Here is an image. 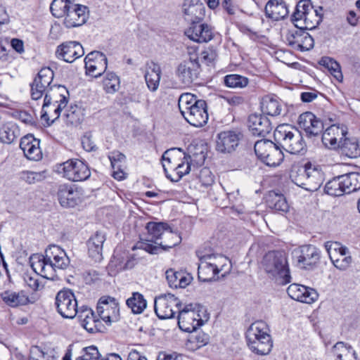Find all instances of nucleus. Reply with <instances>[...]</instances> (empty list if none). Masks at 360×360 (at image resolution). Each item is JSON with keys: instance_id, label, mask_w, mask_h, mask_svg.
Here are the masks:
<instances>
[{"instance_id": "nucleus-1", "label": "nucleus", "mask_w": 360, "mask_h": 360, "mask_svg": "<svg viewBox=\"0 0 360 360\" xmlns=\"http://www.w3.org/2000/svg\"><path fill=\"white\" fill-rule=\"evenodd\" d=\"M30 262L37 274L52 281L57 279V269H66L70 262L66 252L56 245H49L45 250V255H32Z\"/></svg>"}, {"instance_id": "nucleus-2", "label": "nucleus", "mask_w": 360, "mask_h": 360, "mask_svg": "<svg viewBox=\"0 0 360 360\" xmlns=\"http://www.w3.org/2000/svg\"><path fill=\"white\" fill-rule=\"evenodd\" d=\"M179 110L184 119L195 127H201L208 120L207 103L205 100L198 99L190 94H182L178 101Z\"/></svg>"}, {"instance_id": "nucleus-3", "label": "nucleus", "mask_w": 360, "mask_h": 360, "mask_svg": "<svg viewBox=\"0 0 360 360\" xmlns=\"http://www.w3.org/2000/svg\"><path fill=\"white\" fill-rule=\"evenodd\" d=\"M262 267L268 276L279 285L291 282V276L285 252L269 251L263 257Z\"/></svg>"}, {"instance_id": "nucleus-4", "label": "nucleus", "mask_w": 360, "mask_h": 360, "mask_svg": "<svg viewBox=\"0 0 360 360\" xmlns=\"http://www.w3.org/2000/svg\"><path fill=\"white\" fill-rule=\"evenodd\" d=\"M274 136L281 149L291 154H304L306 152L307 146L301 132L290 124L278 125Z\"/></svg>"}, {"instance_id": "nucleus-5", "label": "nucleus", "mask_w": 360, "mask_h": 360, "mask_svg": "<svg viewBox=\"0 0 360 360\" xmlns=\"http://www.w3.org/2000/svg\"><path fill=\"white\" fill-rule=\"evenodd\" d=\"M290 176L297 186L309 191H317L324 180L323 172L310 162L292 167Z\"/></svg>"}, {"instance_id": "nucleus-6", "label": "nucleus", "mask_w": 360, "mask_h": 360, "mask_svg": "<svg viewBox=\"0 0 360 360\" xmlns=\"http://www.w3.org/2000/svg\"><path fill=\"white\" fill-rule=\"evenodd\" d=\"M317 13L310 0H300L291 16V21L297 28L311 30L321 22V18Z\"/></svg>"}, {"instance_id": "nucleus-7", "label": "nucleus", "mask_w": 360, "mask_h": 360, "mask_svg": "<svg viewBox=\"0 0 360 360\" xmlns=\"http://www.w3.org/2000/svg\"><path fill=\"white\" fill-rule=\"evenodd\" d=\"M174 150L175 148L167 150L163 153L162 160L164 162L162 167L167 178L169 179L173 182H177L184 175L189 173L191 166L196 161L194 159V158H196V155H193V157L191 155H184V159L186 161V165L184 162L176 164L174 158L170 157V153Z\"/></svg>"}, {"instance_id": "nucleus-8", "label": "nucleus", "mask_w": 360, "mask_h": 360, "mask_svg": "<svg viewBox=\"0 0 360 360\" xmlns=\"http://www.w3.org/2000/svg\"><path fill=\"white\" fill-rule=\"evenodd\" d=\"M254 149L257 158L269 167L279 165L284 158L280 146L268 139L256 141Z\"/></svg>"}, {"instance_id": "nucleus-9", "label": "nucleus", "mask_w": 360, "mask_h": 360, "mask_svg": "<svg viewBox=\"0 0 360 360\" xmlns=\"http://www.w3.org/2000/svg\"><path fill=\"white\" fill-rule=\"evenodd\" d=\"M199 61V57L193 54L177 65L175 75L181 84L189 86L198 78L201 71Z\"/></svg>"}, {"instance_id": "nucleus-10", "label": "nucleus", "mask_w": 360, "mask_h": 360, "mask_svg": "<svg viewBox=\"0 0 360 360\" xmlns=\"http://www.w3.org/2000/svg\"><path fill=\"white\" fill-rule=\"evenodd\" d=\"M181 307L179 298L170 293L162 294L154 301V309L160 319L174 318L176 313L179 314Z\"/></svg>"}, {"instance_id": "nucleus-11", "label": "nucleus", "mask_w": 360, "mask_h": 360, "mask_svg": "<svg viewBox=\"0 0 360 360\" xmlns=\"http://www.w3.org/2000/svg\"><path fill=\"white\" fill-rule=\"evenodd\" d=\"M58 172L72 181L86 180L91 175L89 167L78 159L69 160L60 164L58 167Z\"/></svg>"}, {"instance_id": "nucleus-12", "label": "nucleus", "mask_w": 360, "mask_h": 360, "mask_svg": "<svg viewBox=\"0 0 360 360\" xmlns=\"http://www.w3.org/2000/svg\"><path fill=\"white\" fill-rule=\"evenodd\" d=\"M69 92L63 85H54L50 87L45 94L44 107H49L52 103L56 108L53 110L55 119H58L60 112L68 103Z\"/></svg>"}, {"instance_id": "nucleus-13", "label": "nucleus", "mask_w": 360, "mask_h": 360, "mask_svg": "<svg viewBox=\"0 0 360 360\" xmlns=\"http://www.w3.org/2000/svg\"><path fill=\"white\" fill-rule=\"evenodd\" d=\"M203 324V320L199 314V310L195 309L192 304L186 305L179 312L178 325L179 328L185 332L195 331Z\"/></svg>"}, {"instance_id": "nucleus-14", "label": "nucleus", "mask_w": 360, "mask_h": 360, "mask_svg": "<svg viewBox=\"0 0 360 360\" xmlns=\"http://www.w3.org/2000/svg\"><path fill=\"white\" fill-rule=\"evenodd\" d=\"M58 312L65 319H73L77 313V302L74 293L69 289L60 290L56 296Z\"/></svg>"}, {"instance_id": "nucleus-15", "label": "nucleus", "mask_w": 360, "mask_h": 360, "mask_svg": "<svg viewBox=\"0 0 360 360\" xmlns=\"http://www.w3.org/2000/svg\"><path fill=\"white\" fill-rule=\"evenodd\" d=\"M200 263L198 269V276L202 282H210L215 280L219 272L217 265L214 262L217 259L216 254H204L202 251L196 252Z\"/></svg>"}, {"instance_id": "nucleus-16", "label": "nucleus", "mask_w": 360, "mask_h": 360, "mask_svg": "<svg viewBox=\"0 0 360 360\" xmlns=\"http://www.w3.org/2000/svg\"><path fill=\"white\" fill-rule=\"evenodd\" d=\"M53 71L49 67L42 68L30 84L31 96L33 100L41 98L50 87L53 79Z\"/></svg>"}, {"instance_id": "nucleus-17", "label": "nucleus", "mask_w": 360, "mask_h": 360, "mask_svg": "<svg viewBox=\"0 0 360 360\" xmlns=\"http://www.w3.org/2000/svg\"><path fill=\"white\" fill-rule=\"evenodd\" d=\"M96 310L100 318L108 325L120 320L119 305L114 297H101L98 302Z\"/></svg>"}, {"instance_id": "nucleus-18", "label": "nucleus", "mask_w": 360, "mask_h": 360, "mask_svg": "<svg viewBox=\"0 0 360 360\" xmlns=\"http://www.w3.org/2000/svg\"><path fill=\"white\" fill-rule=\"evenodd\" d=\"M306 30L297 27L295 30H289L285 35L288 44L292 49L300 51H309L313 49L314 39Z\"/></svg>"}, {"instance_id": "nucleus-19", "label": "nucleus", "mask_w": 360, "mask_h": 360, "mask_svg": "<svg viewBox=\"0 0 360 360\" xmlns=\"http://www.w3.org/2000/svg\"><path fill=\"white\" fill-rule=\"evenodd\" d=\"M84 63L86 74L97 78L105 72L108 59L102 52L94 51L86 55Z\"/></svg>"}, {"instance_id": "nucleus-20", "label": "nucleus", "mask_w": 360, "mask_h": 360, "mask_svg": "<svg viewBox=\"0 0 360 360\" xmlns=\"http://www.w3.org/2000/svg\"><path fill=\"white\" fill-rule=\"evenodd\" d=\"M164 238L165 240L160 242L158 245H154L148 242H139L138 248L142 249L150 254L156 255L160 250H168L170 248L177 245L181 243V238L177 232H174L169 227V229L166 231Z\"/></svg>"}, {"instance_id": "nucleus-21", "label": "nucleus", "mask_w": 360, "mask_h": 360, "mask_svg": "<svg viewBox=\"0 0 360 360\" xmlns=\"http://www.w3.org/2000/svg\"><path fill=\"white\" fill-rule=\"evenodd\" d=\"M243 134L238 131H224L217 134L216 150L221 153H230L236 150Z\"/></svg>"}, {"instance_id": "nucleus-22", "label": "nucleus", "mask_w": 360, "mask_h": 360, "mask_svg": "<svg viewBox=\"0 0 360 360\" xmlns=\"http://www.w3.org/2000/svg\"><path fill=\"white\" fill-rule=\"evenodd\" d=\"M57 195L60 205L65 208L75 207L82 201L80 192L73 185H60Z\"/></svg>"}, {"instance_id": "nucleus-23", "label": "nucleus", "mask_w": 360, "mask_h": 360, "mask_svg": "<svg viewBox=\"0 0 360 360\" xmlns=\"http://www.w3.org/2000/svg\"><path fill=\"white\" fill-rule=\"evenodd\" d=\"M84 54V51L82 46L75 41L64 42L58 46L56 51V57L67 63H72Z\"/></svg>"}, {"instance_id": "nucleus-24", "label": "nucleus", "mask_w": 360, "mask_h": 360, "mask_svg": "<svg viewBox=\"0 0 360 360\" xmlns=\"http://www.w3.org/2000/svg\"><path fill=\"white\" fill-rule=\"evenodd\" d=\"M300 127L304 130L308 136H316L320 134L324 124L322 120L317 117L311 112H305L301 114L298 118Z\"/></svg>"}, {"instance_id": "nucleus-25", "label": "nucleus", "mask_w": 360, "mask_h": 360, "mask_svg": "<svg viewBox=\"0 0 360 360\" xmlns=\"http://www.w3.org/2000/svg\"><path fill=\"white\" fill-rule=\"evenodd\" d=\"M297 264L304 269H310L315 266L320 259L321 252L311 245H302L295 251Z\"/></svg>"}, {"instance_id": "nucleus-26", "label": "nucleus", "mask_w": 360, "mask_h": 360, "mask_svg": "<svg viewBox=\"0 0 360 360\" xmlns=\"http://www.w3.org/2000/svg\"><path fill=\"white\" fill-rule=\"evenodd\" d=\"M87 13L86 6L74 3L65 16L64 25L72 28L84 25L88 18Z\"/></svg>"}, {"instance_id": "nucleus-27", "label": "nucleus", "mask_w": 360, "mask_h": 360, "mask_svg": "<svg viewBox=\"0 0 360 360\" xmlns=\"http://www.w3.org/2000/svg\"><path fill=\"white\" fill-rule=\"evenodd\" d=\"M185 34L191 40L198 43L208 42L212 39L214 32L211 26L205 23L191 24L185 31Z\"/></svg>"}, {"instance_id": "nucleus-28", "label": "nucleus", "mask_w": 360, "mask_h": 360, "mask_svg": "<svg viewBox=\"0 0 360 360\" xmlns=\"http://www.w3.org/2000/svg\"><path fill=\"white\" fill-rule=\"evenodd\" d=\"M182 9L185 20L191 24L200 22L205 17V8L200 0H184Z\"/></svg>"}, {"instance_id": "nucleus-29", "label": "nucleus", "mask_w": 360, "mask_h": 360, "mask_svg": "<svg viewBox=\"0 0 360 360\" xmlns=\"http://www.w3.org/2000/svg\"><path fill=\"white\" fill-rule=\"evenodd\" d=\"M248 127L255 136H265L272 130L269 119L262 114H252L248 118Z\"/></svg>"}, {"instance_id": "nucleus-30", "label": "nucleus", "mask_w": 360, "mask_h": 360, "mask_svg": "<svg viewBox=\"0 0 360 360\" xmlns=\"http://www.w3.org/2000/svg\"><path fill=\"white\" fill-rule=\"evenodd\" d=\"M20 148L29 160L37 161L41 158L39 141L32 135L29 134L22 137L20 140Z\"/></svg>"}, {"instance_id": "nucleus-31", "label": "nucleus", "mask_w": 360, "mask_h": 360, "mask_svg": "<svg viewBox=\"0 0 360 360\" xmlns=\"http://www.w3.org/2000/svg\"><path fill=\"white\" fill-rule=\"evenodd\" d=\"M0 297L4 304L12 308L25 306L31 303L29 296L23 290H5L0 294Z\"/></svg>"}, {"instance_id": "nucleus-32", "label": "nucleus", "mask_w": 360, "mask_h": 360, "mask_svg": "<svg viewBox=\"0 0 360 360\" xmlns=\"http://www.w3.org/2000/svg\"><path fill=\"white\" fill-rule=\"evenodd\" d=\"M105 240V235L96 231L86 242L88 254L95 262H99L102 259L103 245Z\"/></svg>"}, {"instance_id": "nucleus-33", "label": "nucleus", "mask_w": 360, "mask_h": 360, "mask_svg": "<svg viewBox=\"0 0 360 360\" xmlns=\"http://www.w3.org/2000/svg\"><path fill=\"white\" fill-rule=\"evenodd\" d=\"M161 69L158 64L153 61L147 62L146 64L145 80L148 88L155 91L160 84Z\"/></svg>"}, {"instance_id": "nucleus-34", "label": "nucleus", "mask_w": 360, "mask_h": 360, "mask_svg": "<svg viewBox=\"0 0 360 360\" xmlns=\"http://www.w3.org/2000/svg\"><path fill=\"white\" fill-rule=\"evenodd\" d=\"M148 237L150 238L141 240L140 242H148V243H155V245H158L160 243L158 242L159 239L165 233L166 231L169 229V226L165 222H155L150 221L146 226Z\"/></svg>"}, {"instance_id": "nucleus-35", "label": "nucleus", "mask_w": 360, "mask_h": 360, "mask_svg": "<svg viewBox=\"0 0 360 360\" xmlns=\"http://www.w3.org/2000/svg\"><path fill=\"white\" fill-rule=\"evenodd\" d=\"M165 275L169 287L174 288H184L193 279L190 274L183 271H176L172 269L167 270Z\"/></svg>"}, {"instance_id": "nucleus-36", "label": "nucleus", "mask_w": 360, "mask_h": 360, "mask_svg": "<svg viewBox=\"0 0 360 360\" xmlns=\"http://www.w3.org/2000/svg\"><path fill=\"white\" fill-rule=\"evenodd\" d=\"M264 10L266 17L276 21L283 19L288 14L286 4L278 0H269Z\"/></svg>"}, {"instance_id": "nucleus-37", "label": "nucleus", "mask_w": 360, "mask_h": 360, "mask_svg": "<svg viewBox=\"0 0 360 360\" xmlns=\"http://www.w3.org/2000/svg\"><path fill=\"white\" fill-rule=\"evenodd\" d=\"M108 157L113 169L112 176L119 181L124 179L126 174L123 171V167L126 160L125 155L120 151L114 150L110 152Z\"/></svg>"}, {"instance_id": "nucleus-38", "label": "nucleus", "mask_w": 360, "mask_h": 360, "mask_svg": "<svg viewBox=\"0 0 360 360\" xmlns=\"http://www.w3.org/2000/svg\"><path fill=\"white\" fill-rule=\"evenodd\" d=\"M266 203L269 208L281 213H286L290 207L284 195L275 191L268 193Z\"/></svg>"}, {"instance_id": "nucleus-39", "label": "nucleus", "mask_w": 360, "mask_h": 360, "mask_svg": "<svg viewBox=\"0 0 360 360\" xmlns=\"http://www.w3.org/2000/svg\"><path fill=\"white\" fill-rule=\"evenodd\" d=\"M248 345L250 350L258 355L268 354L273 347L271 336H262L253 340H247Z\"/></svg>"}, {"instance_id": "nucleus-40", "label": "nucleus", "mask_w": 360, "mask_h": 360, "mask_svg": "<svg viewBox=\"0 0 360 360\" xmlns=\"http://www.w3.org/2000/svg\"><path fill=\"white\" fill-rule=\"evenodd\" d=\"M262 335L271 336L267 324L262 321H257L252 323L249 326L245 333L246 340L250 341H254L256 338H260Z\"/></svg>"}, {"instance_id": "nucleus-41", "label": "nucleus", "mask_w": 360, "mask_h": 360, "mask_svg": "<svg viewBox=\"0 0 360 360\" xmlns=\"http://www.w3.org/2000/svg\"><path fill=\"white\" fill-rule=\"evenodd\" d=\"M325 193L331 196H342L347 193L342 175H339L328 181L324 187Z\"/></svg>"}, {"instance_id": "nucleus-42", "label": "nucleus", "mask_w": 360, "mask_h": 360, "mask_svg": "<svg viewBox=\"0 0 360 360\" xmlns=\"http://www.w3.org/2000/svg\"><path fill=\"white\" fill-rule=\"evenodd\" d=\"M263 113L271 116L279 115L282 110V105L277 99L270 96H265L261 103Z\"/></svg>"}, {"instance_id": "nucleus-43", "label": "nucleus", "mask_w": 360, "mask_h": 360, "mask_svg": "<svg viewBox=\"0 0 360 360\" xmlns=\"http://www.w3.org/2000/svg\"><path fill=\"white\" fill-rule=\"evenodd\" d=\"M339 132L340 128L335 124L330 125L325 130L322 134L321 141L326 148L335 149L339 146L335 136Z\"/></svg>"}, {"instance_id": "nucleus-44", "label": "nucleus", "mask_w": 360, "mask_h": 360, "mask_svg": "<svg viewBox=\"0 0 360 360\" xmlns=\"http://www.w3.org/2000/svg\"><path fill=\"white\" fill-rule=\"evenodd\" d=\"M126 303L131 311L137 314L142 313L147 306L143 295L138 292H133L132 296L127 300Z\"/></svg>"}, {"instance_id": "nucleus-45", "label": "nucleus", "mask_w": 360, "mask_h": 360, "mask_svg": "<svg viewBox=\"0 0 360 360\" xmlns=\"http://www.w3.org/2000/svg\"><path fill=\"white\" fill-rule=\"evenodd\" d=\"M19 131L17 126L13 123H6L0 127V141L10 144L17 138Z\"/></svg>"}, {"instance_id": "nucleus-46", "label": "nucleus", "mask_w": 360, "mask_h": 360, "mask_svg": "<svg viewBox=\"0 0 360 360\" xmlns=\"http://www.w3.org/2000/svg\"><path fill=\"white\" fill-rule=\"evenodd\" d=\"M73 4L71 0H53L50 6L51 12L56 18L65 17Z\"/></svg>"}, {"instance_id": "nucleus-47", "label": "nucleus", "mask_w": 360, "mask_h": 360, "mask_svg": "<svg viewBox=\"0 0 360 360\" xmlns=\"http://www.w3.org/2000/svg\"><path fill=\"white\" fill-rule=\"evenodd\" d=\"M342 175L347 193L349 194L360 190V173L349 172Z\"/></svg>"}, {"instance_id": "nucleus-48", "label": "nucleus", "mask_w": 360, "mask_h": 360, "mask_svg": "<svg viewBox=\"0 0 360 360\" xmlns=\"http://www.w3.org/2000/svg\"><path fill=\"white\" fill-rule=\"evenodd\" d=\"M319 64L326 67L330 72V74L338 81L341 82L343 76L341 72L340 64L330 57H322L319 60Z\"/></svg>"}, {"instance_id": "nucleus-49", "label": "nucleus", "mask_w": 360, "mask_h": 360, "mask_svg": "<svg viewBox=\"0 0 360 360\" xmlns=\"http://www.w3.org/2000/svg\"><path fill=\"white\" fill-rule=\"evenodd\" d=\"M66 122L70 124H78L84 118V110L77 105H71L65 114Z\"/></svg>"}, {"instance_id": "nucleus-50", "label": "nucleus", "mask_w": 360, "mask_h": 360, "mask_svg": "<svg viewBox=\"0 0 360 360\" xmlns=\"http://www.w3.org/2000/svg\"><path fill=\"white\" fill-rule=\"evenodd\" d=\"M114 259L115 261L111 262H115V265L118 271L132 269L136 263L134 257L129 255L128 253H124L122 257H117V255L114 256Z\"/></svg>"}, {"instance_id": "nucleus-51", "label": "nucleus", "mask_w": 360, "mask_h": 360, "mask_svg": "<svg viewBox=\"0 0 360 360\" xmlns=\"http://www.w3.org/2000/svg\"><path fill=\"white\" fill-rule=\"evenodd\" d=\"M224 84L231 88H243L248 84V79L240 75L232 74L224 77Z\"/></svg>"}, {"instance_id": "nucleus-52", "label": "nucleus", "mask_w": 360, "mask_h": 360, "mask_svg": "<svg viewBox=\"0 0 360 360\" xmlns=\"http://www.w3.org/2000/svg\"><path fill=\"white\" fill-rule=\"evenodd\" d=\"M103 87L107 93L112 94L120 87V79L113 72H108L103 79Z\"/></svg>"}, {"instance_id": "nucleus-53", "label": "nucleus", "mask_w": 360, "mask_h": 360, "mask_svg": "<svg viewBox=\"0 0 360 360\" xmlns=\"http://www.w3.org/2000/svg\"><path fill=\"white\" fill-rule=\"evenodd\" d=\"M75 360H101L102 355L94 345L84 347Z\"/></svg>"}, {"instance_id": "nucleus-54", "label": "nucleus", "mask_w": 360, "mask_h": 360, "mask_svg": "<svg viewBox=\"0 0 360 360\" xmlns=\"http://www.w3.org/2000/svg\"><path fill=\"white\" fill-rule=\"evenodd\" d=\"M20 179L31 184L43 181L46 178V171L39 172L22 171L19 174Z\"/></svg>"}, {"instance_id": "nucleus-55", "label": "nucleus", "mask_w": 360, "mask_h": 360, "mask_svg": "<svg viewBox=\"0 0 360 360\" xmlns=\"http://www.w3.org/2000/svg\"><path fill=\"white\" fill-rule=\"evenodd\" d=\"M342 150L349 158H356L360 155V147L355 141L345 139L342 145Z\"/></svg>"}, {"instance_id": "nucleus-56", "label": "nucleus", "mask_w": 360, "mask_h": 360, "mask_svg": "<svg viewBox=\"0 0 360 360\" xmlns=\"http://www.w3.org/2000/svg\"><path fill=\"white\" fill-rule=\"evenodd\" d=\"M217 57V51L212 46L207 47L200 53V61L207 65H212Z\"/></svg>"}, {"instance_id": "nucleus-57", "label": "nucleus", "mask_w": 360, "mask_h": 360, "mask_svg": "<svg viewBox=\"0 0 360 360\" xmlns=\"http://www.w3.org/2000/svg\"><path fill=\"white\" fill-rule=\"evenodd\" d=\"M305 290L306 286L292 283L288 286L287 293L292 300L299 301L302 295H304L303 292H305Z\"/></svg>"}, {"instance_id": "nucleus-58", "label": "nucleus", "mask_w": 360, "mask_h": 360, "mask_svg": "<svg viewBox=\"0 0 360 360\" xmlns=\"http://www.w3.org/2000/svg\"><path fill=\"white\" fill-rule=\"evenodd\" d=\"M29 360H52L51 356L44 352L39 346H32L30 348Z\"/></svg>"}, {"instance_id": "nucleus-59", "label": "nucleus", "mask_w": 360, "mask_h": 360, "mask_svg": "<svg viewBox=\"0 0 360 360\" xmlns=\"http://www.w3.org/2000/svg\"><path fill=\"white\" fill-rule=\"evenodd\" d=\"M96 323H100V321L96 318V316L94 314L89 315V316L81 322L82 326L89 333H94L99 331V328H96Z\"/></svg>"}, {"instance_id": "nucleus-60", "label": "nucleus", "mask_w": 360, "mask_h": 360, "mask_svg": "<svg viewBox=\"0 0 360 360\" xmlns=\"http://www.w3.org/2000/svg\"><path fill=\"white\" fill-rule=\"evenodd\" d=\"M333 265L338 269L344 271L346 270L352 263V259L351 256L342 257L330 259Z\"/></svg>"}, {"instance_id": "nucleus-61", "label": "nucleus", "mask_w": 360, "mask_h": 360, "mask_svg": "<svg viewBox=\"0 0 360 360\" xmlns=\"http://www.w3.org/2000/svg\"><path fill=\"white\" fill-rule=\"evenodd\" d=\"M333 354L337 356L338 360H342V356H349V352L344 342H338L332 348Z\"/></svg>"}, {"instance_id": "nucleus-62", "label": "nucleus", "mask_w": 360, "mask_h": 360, "mask_svg": "<svg viewBox=\"0 0 360 360\" xmlns=\"http://www.w3.org/2000/svg\"><path fill=\"white\" fill-rule=\"evenodd\" d=\"M303 292L304 295H302L298 302L310 304L316 301L318 298V293L313 288L306 287V290Z\"/></svg>"}, {"instance_id": "nucleus-63", "label": "nucleus", "mask_w": 360, "mask_h": 360, "mask_svg": "<svg viewBox=\"0 0 360 360\" xmlns=\"http://www.w3.org/2000/svg\"><path fill=\"white\" fill-rule=\"evenodd\" d=\"M200 180L204 186H210L214 182V176L207 168H203L200 170L199 174Z\"/></svg>"}, {"instance_id": "nucleus-64", "label": "nucleus", "mask_w": 360, "mask_h": 360, "mask_svg": "<svg viewBox=\"0 0 360 360\" xmlns=\"http://www.w3.org/2000/svg\"><path fill=\"white\" fill-rule=\"evenodd\" d=\"M325 248L327 250L330 259H333L334 254L338 252V249L341 248V243L339 242L327 241L325 243Z\"/></svg>"}]
</instances>
